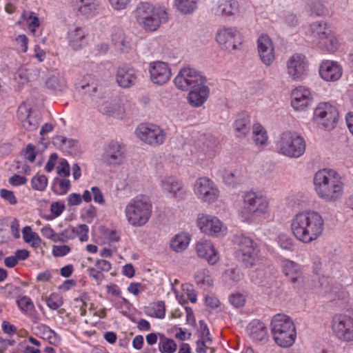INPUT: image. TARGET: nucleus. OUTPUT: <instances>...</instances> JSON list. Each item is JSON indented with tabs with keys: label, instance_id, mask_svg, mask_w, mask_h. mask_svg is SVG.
Instances as JSON below:
<instances>
[{
	"label": "nucleus",
	"instance_id": "f257e3e1",
	"mask_svg": "<svg viewBox=\"0 0 353 353\" xmlns=\"http://www.w3.org/2000/svg\"><path fill=\"white\" fill-rule=\"evenodd\" d=\"M314 189L318 196L325 201H336L344 193V182L341 176L334 170L322 169L314 176Z\"/></svg>",
	"mask_w": 353,
	"mask_h": 353
},
{
	"label": "nucleus",
	"instance_id": "f03ea898",
	"mask_svg": "<svg viewBox=\"0 0 353 353\" xmlns=\"http://www.w3.org/2000/svg\"><path fill=\"white\" fill-rule=\"evenodd\" d=\"M270 203L266 196L255 191L246 192L243 196V205L238 211L240 219L251 223L257 217L268 213Z\"/></svg>",
	"mask_w": 353,
	"mask_h": 353
},
{
	"label": "nucleus",
	"instance_id": "7ed1b4c3",
	"mask_svg": "<svg viewBox=\"0 0 353 353\" xmlns=\"http://www.w3.org/2000/svg\"><path fill=\"white\" fill-rule=\"evenodd\" d=\"M270 330L275 343L281 347H290L295 342L296 332L292 319L283 314L274 315L271 321Z\"/></svg>",
	"mask_w": 353,
	"mask_h": 353
},
{
	"label": "nucleus",
	"instance_id": "20e7f679",
	"mask_svg": "<svg viewBox=\"0 0 353 353\" xmlns=\"http://www.w3.org/2000/svg\"><path fill=\"white\" fill-rule=\"evenodd\" d=\"M124 212L129 225L132 227H143L151 218L152 205L147 196H137L127 203Z\"/></svg>",
	"mask_w": 353,
	"mask_h": 353
},
{
	"label": "nucleus",
	"instance_id": "39448f33",
	"mask_svg": "<svg viewBox=\"0 0 353 353\" xmlns=\"http://www.w3.org/2000/svg\"><path fill=\"white\" fill-rule=\"evenodd\" d=\"M139 24L146 31H155L160 25L168 20V13L160 6H154L148 2L140 3L135 10Z\"/></svg>",
	"mask_w": 353,
	"mask_h": 353
},
{
	"label": "nucleus",
	"instance_id": "423d86ee",
	"mask_svg": "<svg viewBox=\"0 0 353 353\" xmlns=\"http://www.w3.org/2000/svg\"><path fill=\"white\" fill-rule=\"evenodd\" d=\"M235 256L245 268H252L262 260L259 244L249 236L243 234L234 237Z\"/></svg>",
	"mask_w": 353,
	"mask_h": 353
},
{
	"label": "nucleus",
	"instance_id": "0eeeda50",
	"mask_svg": "<svg viewBox=\"0 0 353 353\" xmlns=\"http://www.w3.org/2000/svg\"><path fill=\"white\" fill-rule=\"evenodd\" d=\"M277 152L290 158H299L306 148L305 141L296 132L286 130L281 132L275 141Z\"/></svg>",
	"mask_w": 353,
	"mask_h": 353
},
{
	"label": "nucleus",
	"instance_id": "6e6552de",
	"mask_svg": "<svg viewBox=\"0 0 353 353\" xmlns=\"http://www.w3.org/2000/svg\"><path fill=\"white\" fill-rule=\"evenodd\" d=\"M332 336L341 343L353 342V317L349 314L338 313L332 316L330 321Z\"/></svg>",
	"mask_w": 353,
	"mask_h": 353
},
{
	"label": "nucleus",
	"instance_id": "1a4fd4ad",
	"mask_svg": "<svg viewBox=\"0 0 353 353\" xmlns=\"http://www.w3.org/2000/svg\"><path fill=\"white\" fill-rule=\"evenodd\" d=\"M206 81V77L201 71L191 67L181 68L174 80L175 85L181 90L202 85Z\"/></svg>",
	"mask_w": 353,
	"mask_h": 353
},
{
	"label": "nucleus",
	"instance_id": "9d476101",
	"mask_svg": "<svg viewBox=\"0 0 353 353\" xmlns=\"http://www.w3.org/2000/svg\"><path fill=\"white\" fill-rule=\"evenodd\" d=\"M339 118L338 109L329 102L320 103L314 111V120L327 130H331L336 126Z\"/></svg>",
	"mask_w": 353,
	"mask_h": 353
},
{
	"label": "nucleus",
	"instance_id": "9b49d317",
	"mask_svg": "<svg viewBox=\"0 0 353 353\" xmlns=\"http://www.w3.org/2000/svg\"><path fill=\"white\" fill-rule=\"evenodd\" d=\"M125 159L126 148L121 142L112 140L104 145L101 160L106 165L116 168L121 165Z\"/></svg>",
	"mask_w": 353,
	"mask_h": 353
},
{
	"label": "nucleus",
	"instance_id": "f8f14e48",
	"mask_svg": "<svg viewBox=\"0 0 353 353\" xmlns=\"http://www.w3.org/2000/svg\"><path fill=\"white\" fill-rule=\"evenodd\" d=\"M139 139L151 146L162 145L166 138V133L159 125L153 123H141L136 129Z\"/></svg>",
	"mask_w": 353,
	"mask_h": 353
},
{
	"label": "nucleus",
	"instance_id": "ddd939ff",
	"mask_svg": "<svg viewBox=\"0 0 353 353\" xmlns=\"http://www.w3.org/2000/svg\"><path fill=\"white\" fill-rule=\"evenodd\" d=\"M321 261L319 258H316L313 261V272L314 276L319 279V287L321 288V293L327 296L330 301L341 300L346 301L349 296L348 292L343 288H339L337 286L332 285L329 278L322 276L319 278L318 271L321 267Z\"/></svg>",
	"mask_w": 353,
	"mask_h": 353
},
{
	"label": "nucleus",
	"instance_id": "4468645a",
	"mask_svg": "<svg viewBox=\"0 0 353 353\" xmlns=\"http://www.w3.org/2000/svg\"><path fill=\"white\" fill-rule=\"evenodd\" d=\"M193 190L199 200L208 203L215 202L220 194L215 183L206 176L200 177L196 180Z\"/></svg>",
	"mask_w": 353,
	"mask_h": 353
},
{
	"label": "nucleus",
	"instance_id": "2eb2a0df",
	"mask_svg": "<svg viewBox=\"0 0 353 353\" xmlns=\"http://www.w3.org/2000/svg\"><path fill=\"white\" fill-rule=\"evenodd\" d=\"M307 60L305 55L296 53L286 61V72L292 80L301 81L307 76Z\"/></svg>",
	"mask_w": 353,
	"mask_h": 353
},
{
	"label": "nucleus",
	"instance_id": "dca6fc26",
	"mask_svg": "<svg viewBox=\"0 0 353 353\" xmlns=\"http://www.w3.org/2000/svg\"><path fill=\"white\" fill-rule=\"evenodd\" d=\"M216 39L218 43L226 50H236L242 43L240 32L233 27L219 28L216 32Z\"/></svg>",
	"mask_w": 353,
	"mask_h": 353
},
{
	"label": "nucleus",
	"instance_id": "f3484780",
	"mask_svg": "<svg viewBox=\"0 0 353 353\" xmlns=\"http://www.w3.org/2000/svg\"><path fill=\"white\" fill-rule=\"evenodd\" d=\"M160 186L162 192L169 198L177 201H183L186 198L188 192L186 188L174 176L163 177L161 181Z\"/></svg>",
	"mask_w": 353,
	"mask_h": 353
},
{
	"label": "nucleus",
	"instance_id": "a211bd4d",
	"mask_svg": "<svg viewBox=\"0 0 353 353\" xmlns=\"http://www.w3.org/2000/svg\"><path fill=\"white\" fill-rule=\"evenodd\" d=\"M17 118L23 128L28 131H33L39 127L41 117L39 113L32 111L30 105L23 102L17 110Z\"/></svg>",
	"mask_w": 353,
	"mask_h": 353
},
{
	"label": "nucleus",
	"instance_id": "6ab92c4d",
	"mask_svg": "<svg viewBox=\"0 0 353 353\" xmlns=\"http://www.w3.org/2000/svg\"><path fill=\"white\" fill-rule=\"evenodd\" d=\"M292 230L294 236L303 243L309 242V212L305 210L298 213L292 219Z\"/></svg>",
	"mask_w": 353,
	"mask_h": 353
},
{
	"label": "nucleus",
	"instance_id": "aec40b11",
	"mask_svg": "<svg viewBox=\"0 0 353 353\" xmlns=\"http://www.w3.org/2000/svg\"><path fill=\"white\" fill-rule=\"evenodd\" d=\"M148 71L151 81L157 85L167 83L172 75L168 64L160 61L150 63Z\"/></svg>",
	"mask_w": 353,
	"mask_h": 353
},
{
	"label": "nucleus",
	"instance_id": "412c9836",
	"mask_svg": "<svg viewBox=\"0 0 353 353\" xmlns=\"http://www.w3.org/2000/svg\"><path fill=\"white\" fill-rule=\"evenodd\" d=\"M258 54L262 63L270 65L274 61V46L270 37L267 34H261L257 40Z\"/></svg>",
	"mask_w": 353,
	"mask_h": 353
},
{
	"label": "nucleus",
	"instance_id": "4be33fe9",
	"mask_svg": "<svg viewBox=\"0 0 353 353\" xmlns=\"http://www.w3.org/2000/svg\"><path fill=\"white\" fill-rule=\"evenodd\" d=\"M319 73L323 80L330 82H334L341 77L343 69L336 61L324 60L320 64Z\"/></svg>",
	"mask_w": 353,
	"mask_h": 353
},
{
	"label": "nucleus",
	"instance_id": "5701e85b",
	"mask_svg": "<svg viewBox=\"0 0 353 353\" xmlns=\"http://www.w3.org/2000/svg\"><path fill=\"white\" fill-rule=\"evenodd\" d=\"M138 81V72L132 67L124 65L119 67L116 72V81L123 88H128Z\"/></svg>",
	"mask_w": 353,
	"mask_h": 353
},
{
	"label": "nucleus",
	"instance_id": "b1692460",
	"mask_svg": "<svg viewBox=\"0 0 353 353\" xmlns=\"http://www.w3.org/2000/svg\"><path fill=\"white\" fill-rule=\"evenodd\" d=\"M197 224L202 232L212 236L220 233L223 228L221 221L218 218L209 214L200 216Z\"/></svg>",
	"mask_w": 353,
	"mask_h": 353
},
{
	"label": "nucleus",
	"instance_id": "393cba45",
	"mask_svg": "<svg viewBox=\"0 0 353 353\" xmlns=\"http://www.w3.org/2000/svg\"><path fill=\"white\" fill-rule=\"evenodd\" d=\"M196 250L198 256L205 259L210 265L216 264L219 260V253L210 241L200 240L196 243Z\"/></svg>",
	"mask_w": 353,
	"mask_h": 353
},
{
	"label": "nucleus",
	"instance_id": "a878e982",
	"mask_svg": "<svg viewBox=\"0 0 353 353\" xmlns=\"http://www.w3.org/2000/svg\"><path fill=\"white\" fill-rule=\"evenodd\" d=\"M212 11L216 16L231 17L239 13L240 6L236 0H219Z\"/></svg>",
	"mask_w": 353,
	"mask_h": 353
},
{
	"label": "nucleus",
	"instance_id": "bb28decb",
	"mask_svg": "<svg viewBox=\"0 0 353 353\" xmlns=\"http://www.w3.org/2000/svg\"><path fill=\"white\" fill-rule=\"evenodd\" d=\"M70 6L86 17H92L98 12L99 0H70Z\"/></svg>",
	"mask_w": 353,
	"mask_h": 353
},
{
	"label": "nucleus",
	"instance_id": "cd10ccee",
	"mask_svg": "<svg viewBox=\"0 0 353 353\" xmlns=\"http://www.w3.org/2000/svg\"><path fill=\"white\" fill-rule=\"evenodd\" d=\"M87 33L85 29L79 26H72L70 27L67 39L69 46L74 50L82 48Z\"/></svg>",
	"mask_w": 353,
	"mask_h": 353
},
{
	"label": "nucleus",
	"instance_id": "c85d7f7f",
	"mask_svg": "<svg viewBox=\"0 0 353 353\" xmlns=\"http://www.w3.org/2000/svg\"><path fill=\"white\" fill-rule=\"evenodd\" d=\"M192 89L188 96V102L193 107L201 106L209 97L210 88L203 84Z\"/></svg>",
	"mask_w": 353,
	"mask_h": 353
},
{
	"label": "nucleus",
	"instance_id": "c756f323",
	"mask_svg": "<svg viewBox=\"0 0 353 353\" xmlns=\"http://www.w3.org/2000/svg\"><path fill=\"white\" fill-rule=\"evenodd\" d=\"M247 331L252 340L265 342L268 339V330L265 324L259 320L252 321L247 327Z\"/></svg>",
	"mask_w": 353,
	"mask_h": 353
},
{
	"label": "nucleus",
	"instance_id": "7c9ffc66",
	"mask_svg": "<svg viewBox=\"0 0 353 353\" xmlns=\"http://www.w3.org/2000/svg\"><path fill=\"white\" fill-rule=\"evenodd\" d=\"M310 38L312 43L317 46V42H323L330 34L332 30L327 23L316 21L310 26Z\"/></svg>",
	"mask_w": 353,
	"mask_h": 353
},
{
	"label": "nucleus",
	"instance_id": "2f4dec72",
	"mask_svg": "<svg viewBox=\"0 0 353 353\" xmlns=\"http://www.w3.org/2000/svg\"><path fill=\"white\" fill-rule=\"evenodd\" d=\"M233 127L237 138H245L250 130V119L246 114H239L235 119Z\"/></svg>",
	"mask_w": 353,
	"mask_h": 353
},
{
	"label": "nucleus",
	"instance_id": "473e14b6",
	"mask_svg": "<svg viewBox=\"0 0 353 353\" xmlns=\"http://www.w3.org/2000/svg\"><path fill=\"white\" fill-rule=\"evenodd\" d=\"M252 139L258 148H263L268 145L269 137L266 129L261 123H254Z\"/></svg>",
	"mask_w": 353,
	"mask_h": 353
},
{
	"label": "nucleus",
	"instance_id": "72a5a7b5",
	"mask_svg": "<svg viewBox=\"0 0 353 353\" xmlns=\"http://www.w3.org/2000/svg\"><path fill=\"white\" fill-rule=\"evenodd\" d=\"M35 334L44 340H47L50 343L57 345L60 343V336L52 330L49 326L41 324L34 327Z\"/></svg>",
	"mask_w": 353,
	"mask_h": 353
},
{
	"label": "nucleus",
	"instance_id": "f704fd0d",
	"mask_svg": "<svg viewBox=\"0 0 353 353\" xmlns=\"http://www.w3.org/2000/svg\"><path fill=\"white\" fill-rule=\"evenodd\" d=\"M324 229V221L317 212H310V241L321 235Z\"/></svg>",
	"mask_w": 353,
	"mask_h": 353
},
{
	"label": "nucleus",
	"instance_id": "c9c22d12",
	"mask_svg": "<svg viewBox=\"0 0 353 353\" xmlns=\"http://www.w3.org/2000/svg\"><path fill=\"white\" fill-rule=\"evenodd\" d=\"M25 23L28 26L29 31L33 34L36 35L37 30L39 28L40 22L36 14L32 12L24 11L21 15L20 20L16 22V24Z\"/></svg>",
	"mask_w": 353,
	"mask_h": 353
},
{
	"label": "nucleus",
	"instance_id": "e433bc0d",
	"mask_svg": "<svg viewBox=\"0 0 353 353\" xmlns=\"http://www.w3.org/2000/svg\"><path fill=\"white\" fill-rule=\"evenodd\" d=\"M190 242V236L187 233L181 232L172 238L170 242V246L173 251L181 252L188 248Z\"/></svg>",
	"mask_w": 353,
	"mask_h": 353
},
{
	"label": "nucleus",
	"instance_id": "4c0bfd02",
	"mask_svg": "<svg viewBox=\"0 0 353 353\" xmlns=\"http://www.w3.org/2000/svg\"><path fill=\"white\" fill-rule=\"evenodd\" d=\"M46 86L56 92H63L68 88L66 79L59 74L50 76L46 81Z\"/></svg>",
	"mask_w": 353,
	"mask_h": 353
},
{
	"label": "nucleus",
	"instance_id": "58836bf2",
	"mask_svg": "<svg viewBox=\"0 0 353 353\" xmlns=\"http://www.w3.org/2000/svg\"><path fill=\"white\" fill-rule=\"evenodd\" d=\"M112 41L113 44L121 51H124L129 48L130 40L125 36L123 30L115 28L112 33Z\"/></svg>",
	"mask_w": 353,
	"mask_h": 353
},
{
	"label": "nucleus",
	"instance_id": "ea45409f",
	"mask_svg": "<svg viewBox=\"0 0 353 353\" xmlns=\"http://www.w3.org/2000/svg\"><path fill=\"white\" fill-rule=\"evenodd\" d=\"M283 271L292 282L297 281L301 274L299 265L288 259H285L283 261Z\"/></svg>",
	"mask_w": 353,
	"mask_h": 353
},
{
	"label": "nucleus",
	"instance_id": "a19ab883",
	"mask_svg": "<svg viewBox=\"0 0 353 353\" xmlns=\"http://www.w3.org/2000/svg\"><path fill=\"white\" fill-rule=\"evenodd\" d=\"M70 188V181L66 178H55L52 184V192L59 196L66 194Z\"/></svg>",
	"mask_w": 353,
	"mask_h": 353
},
{
	"label": "nucleus",
	"instance_id": "79ce46f5",
	"mask_svg": "<svg viewBox=\"0 0 353 353\" xmlns=\"http://www.w3.org/2000/svg\"><path fill=\"white\" fill-rule=\"evenodd\" d=\"M55 140L63 151L73 153L76 152L79 149V143L75 139H69L63 136H58Z\"/></svg>",
	"mask_w": 353,
	"mask_h": 353
},
{
	"label": "nucleus",
	"instance_id": "37998d69",
	"mask_svg": "<svg viewBox=\"0 0 353 353\" xmlns=\"http://www.w3.org/2000/svg\"><path fill=\"white\" fill-rule=\"evenodd\" d=\"M97 83L94 78L91 75H86L79 83L80 90L85 94L92 95L96 92L97 89Z\"/></svg>",
	"mask_w": 353,
	"mask_h": 353
},
{
	"label": "nucleus",
	"instance_id": "c03bdc74",
	"mask_svg": "<svg viewBox=\"0 0 353 353\" xmlns=\"http://www.w3.org/2000/svg\"><path fill=\"white\" fill-rule=\"evenodd\" d=\"M145 314L150 316L163 319L165 315V306L163 301H157L145 307Z\"/></svg>",
	"mask_w": 353,
	"mask_h": 353
},
{
	"label": "nucleus",
	"instance_id": "a18cd8bd",
	"mask_svg": "<svg viewBox=\"0 0 353 353\" xmlns=\"http://www.w3.org/2000/svg\"><path fill=\"white\" fill-rule=\"evenodd\" d=\"M302 94L299 91H292L291 105L294 110L298 112L306 111L309 105V99L300 100Z\"/></svg>",
	"mask_w": 353,
	"mask_h": 353
},
{
	"label": "nucleus",
	"instance_id": "49530a36",
	"mask_svg": "<svg viewBox=\"0 0 353 353\" xmlns=\"http://www.w3.org/2000/svg\"><path fill=\"white\" fill-rule=\"evenodd\" d=\"M198 0H175V6L183 14H190L197 8Z\"/></svg>",
	"mask_w": 353,
	"mask_h": 353
},
{
	"label": "nucleus",
	"instance_id": "de8ad7c7",
	"mask_svg": "<svg viewBox=\"0 0 353 353\" xmlns=\"http://www.w3.org/2000/svg\"><path fill=\"white\" fill-rule=\"evenodd\" d=\"M22 234L24 241L31 243L33 247H37L41 243L39 234L33 232L30 226H26L23 228Z\"/></svg>",
	"mask_w": 353,
	"mask_h": 353
},
{
	"label": "nucleus",
	"instance_id": "09e8293b",
	"mask_svg": "<svg viewBox=\"0 0 353 353\" xmlns=\"http://www.w3.org/2000/svg\"><path fill=\"white\" fill-rule=\"evenodd\" d=\"M223 180L226 185L233 188L236 187L242 181L239 172L229 170L223 172Z\"/></svg>",
	"mask_w": 353,
	"mask_h": 353
},
{
	"label": "nucleus",
	"instance_id": "8fccbe9b",
	"mask_svg": "<svg viewBox=\"0 0 353 353\" xmlns=\"http://www.w3.org/2000/svg\"><path fill=\"white\" fill-rule=\"evenodd\" d=\"M48 307L52 310H56L63 304V299L59 293H51L45 300Z\"/></svg>",
	"mask_w": 353,
	"mask_h": 353
},
{
	"label": "nucleus",
	"instance_id": "3c124183",
	"mask_svg": "<svg viewBox=\"0 0 353 353\" xmlns=\"http://www.w3.org/2000/svg\"><path fill=\"white\" fill-rule=\"evenodd\" d=\"M17 304L23 314L34 309V305L31 299L28 296H19L17 298Z\"/></svg>",
	"mask_w": 353,
	"mask_h": 353
},
{
	"label": "nucleus",
	"instance_id": "603ef678",
	"mask_svg": "<svg viewBox=\"0 0 353 353\" xmlns=\"http://www.w3.org/2000/svg\"><path fill=\"white\" fill-rule=\"evenodd\" d=\"M317 46L320 48L325 49L330 52H334L336 51L339 46V42L337 39L333 36L332 32L324 40L323 42H317Z\"/></svg>",
	"mask_w": 353,
	"mask_h": 353
},
{
	"label": "nucleus",
	"instance_id": "864d4df0",
	"mask_svg": "<svg viewBox=\"0 0 353 353\" xmlns=\"http://www.w3.org/2000/svg\"><path fill=\"white\" fill-rule=\"evenodd\" d=\"M195 281L200 285L210 286L212 284L210 271L205 268H202L196 271L195 274Z\"/></svg>",
	"mask_w": 353,
	"mask_h": 353
},
{
	"label": "nucleus",
	"instance_id": "5fc2aeb1",
	"mask_svg": "<svg viewBox=\"0 0 353 353\" xmlns=\"http://www.w3.org/2000/svg\"><path fill=\"white\" fill-rule=\"evenodd\" d=\"M30 183L32 189L43 191L48 185V179L44 174H37L32 177Z\"/></svg>",
	"mask_w": 353,
	"mask_h": 353
},
{
	"label": "nucleus",
	"instance_id": "6e6d98bb",
	"mask_svg": "<svg viewBox=\"0 0 353 353\" xmlns=\"http://www.w3.org/2000/svg\"><path fill=\"white\" fill-rule=\"evenodd\" d=\"M204 145L206 147L205 152L206 157L208 159L214 158L216 155V148L218 145L217 139L212 136H210L206 139Z\"/></svg>",
	"mask_w": 353,
	"mask_h": 353
},
{
	"label": "nucleus",
	"instance_id": "4d7b16f0",
	"mask_svg": "<svg viewBox=\"0 0 353 353\" xmlns=\"http://www.w3.org/2000/svg\"><path fill=\"white\" fill-rule=\"evenodd\" d=\"M176 347L174 341L169 339H162L159 343V349L161 353H174Z\"/></svg>",
	"mask_w": 353,
	"mask_h": 353
},
{
	"label": "nucleus",
	"instance_id": "13d9d810",
	"mask_svg": "<svg viewBox=\"0 0 353 353\" xmlns=\"http://www.w3.org/2000/svg\"><path fill=\"white\" fill-rule=\"evenodd\" d=\"M74 239V228L68 227L60 233H57L55 243H65Z\"/></svg>",
	"mask_w": 353,
	"mask_h": 353
},
{
	"label": "nucleus",
	"instance_id": "bf43d9fd",
	"mask_svg": "<svg viewBox=\"0 0 353 353\" xmlns=\"http://www.w3.org/2000/svg\"><path fill=\"white\" fill-rule=\"evenodd\" d=\"M226 279H230L232 282H238L242 279V274L238 267H232L228 268L224 273Z\"/></svg>",
	"mask_w": 353,
	"mask_h": 353
},
{
	"label": "nucleus",
	"instance_id": "052dcab7",
	"mask_svg": "<svg viewBox=\"0 0 353 353\" xmlns=\"http://www.w3.org/2000/svg\"><path fill=\"white\" fill-rule=\"evenodd\" d=\"M277 242L281 248L286 250H293L292 239L285 234H280L277 237Z\"/></svg>",
	"mask_w": 353,
	"mask_h": 353
},
{
	"label": "nucleus",
	"instance_id": "680f3d73",
	"mask_svg": "<svg viewBox=\"0 0 353 353\" xmlns=\"http://www.w3.org/2000/svg\"><path fill=\"white\" fill-rule=\"evenodd\" d=\"M21 288L12 284H6L1 288L2 294L7 298H13L19 296L18 294L21 292Z\"/></svg>",
	"mask_w": 353,
	"mask_h": 353
},
{
	"label": "nucleus",
	"instance_id": "e2e57ef3",
	"mask_svg": "<svg viewBox=\"0 0 353 353\" xmlns=\"http://www.w3.org/2000/svg\"><path fill=\"white\" fill-rule=\"evenodd\" d=\"M324 0H313V7L310 8V15L323 16L327 14V10L322 1Z\"/></svg>",
	"mask_w": 353,
	"mask_h": 353
},
{
	"label": "nucleus",
	"instance_id": "0e129e2a",
	"mask_svg": "<svg viewBox=\"0 0 353 353\" xmlns=\"http://www.w3.org/2000/svg\"><path fill=\"white\" fill-rule=\"evenodd\" d=\"M89 228L85 224H81L77 228H74V239L79 236L81 242L87 241L88 240Z\"/></svg>",
	"mask_w": 353,
	"mask_h": 353
},
{
	"label": "nucleus",
	"instance_id": "69168bd1",
	"mask_svg": "<svg viewBox=\"0 0 353 353\" xmlns=\"http://www.w3.org/2000/svg\"><path fill=\"white\" fill-rule=\"evenodd\" d=\"M31 75L30 70L21 68L18 70L15 79H19V82L23 85L31 80Z\"/></svg>",
	"mask_w": 353,
	"mask_h": 353
},
{
	"label": "nucleus",
	"instance_id": "338daca9",
	"mask_svg": "<svg viewBox=\"0 0 353 353\" xmlns=\"http://www.w3.org/2000/svg\"><path fill=\"white\" fill-rule=\"evenodd\" d=\"M22 153L26 160L30 163H33L35 161L37 151L34 145L32 144H28Z\"/></svg>",
	"mask_w": 353,
	"mask_h": 353
},
{
	"label": "nucleus",
	"instance_id": "774afa93",
	"mask_svg": "<svg viewBox=\"0 0 353 353\" xmlns=\"http://www.w3.org/2000/svg\"><path fill=\"white\" fill-rule=\"evenodd\" d=\"M71 251L70 246L67 245H53L52 253L55 257H63L68 254Z\"/></svg>",
	"mask_w": 353,
	"mask_h": 353
}]
</instances>
